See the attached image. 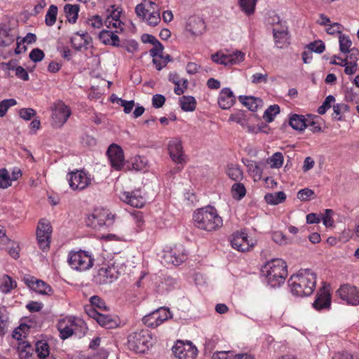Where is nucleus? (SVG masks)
<instances>
[{
    "label": "nucleus",
    "instance_id": "obj_1",
    "mask_svg": "<svg viewBox=\"0 0 359 359\" xmlns=\"http://www.w3.org/2000/svg\"><path fill=\"white\" fill-rule=\"evenodd\" d=\"M288 285L292 294L299 297L309 296L316 288V275L310 269L301 270L290 278Z\"/></svg>",
    "mask_w": 359,
    "mask_h": 359
},
{
    "label": "nucleus",
    "instance_id": "obj_2",
    "mask_svg": "<svg viewBox=\"0 0 359 359\" xmlns=\"http://www.w3.org/2000/svg\"><path fill=\"white\" fill-rule=\"evenodd\" d=\"M193 224L205 231H215L223 226V219L212 206L197 209L193 214Z\"/></svg>",
    "mask_w": 359,
    "mask_h": 359
},
{
    "label": "nucleus",
    "instance_id": "obj_3",
    "mask_svg": "<svg viewBox=\"0 0 359 359\" xmlns=\"http://www.w3.org/2000/svg\"><path fill=\"white\" fill-rule=\"evenodd\" d=\"M262 273L271 287L280 286L287 276L286 263L282 259H273L262 266Z\"/></svg>",
    "mask_w": 359,
    "mask_h": 359
},
{
    "label": "nucleus",
    "instance_id": "obj_4",
    "mask_svg": "<svg viewBox=\"0 0 359 359\" xmlns=\"http://www.w3.org/2000/svg\"><path fill=\"white\" fill-rule=\"evenodd\" d=\"M126 267L124 259L116 258L111 265L98 270L95 280L100 284L111 283L125 273Z\"/></svg>",
    "mask_w": 359,
    "mask_h": 359
},
{
    "label": "nucleus",
    "instance_id": "obj_5",
    "mask_svg": "<svg viewBox=\"0 0 359 359\" xmlns=\"http://www.w3.org/2000/svg\"><path fill=\"white\" fill-rule=\"evenodd\" d=\"M152 345V337L147 330H137L128 337V347L137 353L146 352Z\"/></svg>",
    "mask_w": 359,
    "mask_h": 359
},
{
    "label": "nucleus",
    "instance_id": "obj_6",
    "mask_svg": "<svg viewBox=\"0 0 359 359\" xmlns=\"http://www.w3.org/2000/svg\"><path fill=\"white\" fill-rule=\"evenodd\" d=\"M67 263L72 269L84 271L90 269L94 263L92 255L86 250H71L68 253Z\"/></svg>",
    "mask_w": 359,
    "mask_h": 359
},
{
    "label": "nucleus",
    "instance_id": "obj_7",
    "mask_svg": "<svg viewBox=\"0 0 359 359\" xmlns=\"http://www.w3.org/2000/svg\"><path fill=\"white\" fill-rule=\"evenodd\" d=\"M57 329L60 332V337L65 339L78 331H84L86 329L85 323L74 317H66L61 319L57 323Z\"/></svg>",
    "mask_w": 359,
    "mask_h": 359
},
{
    "label": "nucleus",
    "instance_id": "obj_8",
    "mask_svg": "<svg viewBox=\"0 0 359 359\" xmlns=\"http://www.w3.org/2000/svg\"><path fill=\"white\" fill-rule=\"evenodd\" d=\"M114 216L109 210L104 208L95 209L88 215L86 224L93 229H100L104 226H110L113 223Z\"/></svg>",
    "mask_w": 359,
    "mask_h": 359
},
{
    "label": "nucleus",
    "instance_id": "obj_9",
    "mask_svg": "<svg viewBox=\"0 0 359 359\" xmlns=\"http://www.w3.org/2000/svg\"><path fill=\"white\" fill-rule=\"evenodd\" d=\"M72 114L70 107L62 101L55 102L52 107L51 125L56 128H62Z\"/></svg>",
    "mask_w": 359,
    "mask_h": 359
},
{
    "label": "nucleus",
    "instance_id": "obj_10",
    "mask_svg": "<svg viewBox=\"0 0 359 359\" xmlns=\"http://www.w3.org/2000/svg\"><path fill=\"white\" fill-rule=\"evenodd\" d=\"M69 187L74 191L86 189L92 182L91 175L83 170L69 172L67 176Z\"/></svg>",
    "mask_w": 359,
    "mask_h": 359
},
{
    "label": "nucleus",
    "instance_id": "obj_11",
    "mask_svg": "<svg viewBox=\"0 0 359 359\" xmlns=\"http://www.w3.org/2000/svg\"><path fill=\"white\" fill-rule=\"evenodd\" d=\"M171 318L172 314L170 310L161 307L144 316L142 320L147 327L156 328Z\"/></svg>",
    "mask_w": 359,
    "mask_h": 359
},
{
    "label": "nucleus",
    "instance_id": "obj_12",
    "mask_svg": "<svg viewBox=\"0 0 359 359\" xmlns=\"http://www.w3.org/2000/svg\"><path fill=\"white\" fill-rule=\"evenodd\" d=\"M172 352L178 359H195L198 349L191 341H177L172 347Z\"/></svg>",
    "mask_w": 359,
    "mask_h": 359
},
{
    "label": "nucleus",
    "instance_id": "obj_13",
    "mask_svg": "<svg viewBox=\"0 0 359 359\" xmlns=\"http://www.w3.org/2000/svg\"><path fill=\"white\" fill-rule=\"evenodd\" d=\"M50 235L51 226L50 222L46 219L40 220L37 226L36 238L39 245L43 250L49 248Z\"/></svg>",
    "mask_w": 359,
    "mask_h": 359
},
{
    "label": "nucleus",
    "instance_id": "obj_14",
    "mask_svg": "<svg viewBox=\"0 0 359 359\" xmlns=\"http://www.w3.org/2000/svg\"><path fill=\"white\" fill-rule=\"evenodd\" d=\"M231 244L233 248L239 252L248 251L255 245L252 240H250L248 234L244 231L234 233L231 238Z\"/></svg>",
    "mask_w": 359,
    "mask_h": 359
},
{
    "label": "nucleus",
    "instance_id": "obj_15",
    "mask_svg": "<svg viewBox=\"0 0 359 359\" xmlns=\"http://www.w3.org/2000/svg\"><path fill=\"white\" fill-rule=\"evenodd\" d=\"M340 298L352 306L359 305V290L353 285H344L337 290Z\"/></svg>",
    "mask_w": 359,
    "mask_h": 359
},
{
    "label": "nucleus",
    "instance_id": "obj_16",
    "mask_svg": "<svg viewBox=\"0 0 359 359\" xmlns=\"http://www.w3.org/2000/svg\"><path fill=\"white\" fill-rule=\"evenodd\" d=\"M23 280L32 290L39 294L50 296L53 293V289L49 285L41 280L36 279L34 276H25Z\"/></svg>",
    "mask_w": 359,
    "mask_h": 359
},
{
    "label": "nucleus",
    "instance_id": "obj_17",
    "mask_svg": "<svg viewBox=\"0 0 359 359\" xmlns=\"http://www.w3.org/2000/svg\"><path fill=\"white\" fill-rule=\"evenodd\" d=\"M111 165L116 170H121L125 163L123 151L121 147L117 144H111L107 152Z\"/></svg>",
    "mask_w": 359,
    "mask_h": 359
},
{
    "label": "nucleus",
    "instance_id": "obj_18",
    "mask_svg": "<svg viewBox=\"0 0 359 359\" xmlns=\"http://www.w3.org/2000/svg\"><path fill=\"white\" fill-rule=\"evenodd\" d=\"M205 24L203 20L198 16L189 17L185 25V31L191 36L197 37L204 34Z\"/></svg>",
    "mask_w": 359,
    "mask_h": 359
},
{
    "label": "nucleus",
    "instance_id": "obj_19",
    "mask_svg": "<svg viewBox=\"0 0 359 359\" xmlns=\"http://www.w3.org/2000/svg\"><path fill=\"white\" fill-rule=\"evenodd\" d=\"M170 157L173 162L180 164L184 162L182 140L178 137L171 139L168 144Z\"/></svg>",
    "mask_w": 359,
    "mask_h": 359
},
{
    "label": "nucleus",
    "instance_id": "obj_20",
    "mask_svg": "<svg viewBox=\"0 0 359 359\" xmlns=\"http://www.w3.org/2000/svg\"><path fill=\"white\" fill-rule=\"evenodd\" d=\"M119 197L123 202L134 208H141L145 204V199L140 190L123 191Z\"/></svg>",
    "mask_w": 359,
    "mask_h": 359
},
{
    "label": "nucleus",
    "instance_id": "obj_21",
    "mask_svg": "<svg viewBox=\"0 0 359 359\" xmlns=\"http://www.w3.org/2000/svg\"><path fill=\"white\" fill-rule=\"evenodd\" d=\"M121 10L119 8L111 6L110 13L104 20V25L107 29H114L116 32H122L124 29V24L120 20Z\"/></svg>",
    "mask_w": 359,
    "mask_h": 359
},
{
    "label": "nucleus",
    "instance_id": "obj_22",
    "mask_svg": "<svg viewBox=\"0 0 359 359\" xmlns=\"http://www.w3.org/2000/svg\"><path fill=\"white\" fill-rule=\"evenodd\" d=\"M87 313L90 318L95 319L97 323L103 327L107 329H111L117 326L116 320L108 315L101 313L94 308L88 309Z\"/></svg>",
    "mask_w": 359,
    "mask_h": 359
},
{
    "label": "nucleus",
    "instance_id": "obj_23",
    "mask_svg": "<svg viewBox=\"0 0 359 359\" xmlns=\"http://www.w3.org/2000/svg\"><path fill=\"white\" fill-rule=\"evenodd\" d=\"M163 258L165 262L174 266H178L187 259V254L182 246L175 247L170 250L165 252Z\"/></svg>",
    "mask_w": 359,
    "mask_h": 359
},
{
    "label": "nucleus",
    "instance_id": "obj_24",
    "mask_svg": "<svg viewBox=\"0 0 359 359\" xmlns=\"http://www.w3.org/2000/svg\"><path fill=\"white\" fill-rule=\"evenodd\" d=\"M229 121L237 123L249 133L257 134L260 130L259 127L251 126L248 117L243 111H238L231 114Z\"/></svg>",
    "mask_w": 359,
    "mask_h": 359
},
{
    "label": "nucleus",
    "instance_id": "obj_25",
    "mask_svg": "<svg viewBox=\"0 0 359 359\" xmlns=\"http://www.w3.org/2000/svg\"><path fill=\"white\" fill-rule=\"evenodd\" d=\"M331 305V297L329 290L326 287L321 288L316 294V298L313 303V308L317 311L329 309Z\"/></svg>",
    "mask_w": 359,
    "mask_h": 359
},
{
    "label": "nucleus",
    "instance_id": "obj_26",
    "mask_svg": "<svg viewBox=\"0 0 359 359\" xmlns=\"http://www.w3.org/2000/svg\"><path fill=\"white\" fill-rule=\"evenodd\" d=\"M236 102V97L229 88H224L221 90L217 103L222 109H230Z\"/></svg>",
    "mask_w": 359,
    "mask_h": 359
},
{
    "label": "nucleus",
    "instance_id": "obj_27",
    "mask_svg": "<svg viewBox=\"0 0 359 359\" xmlns=\"http://www.w3.org/2000/svg\"><path fill=\"white\" fill-rule=\"evenodd\" d=\"M118 33L116 32V29L114 31L110 30V29H103L100 32L98 37L104 45L119 47L121 44L119 37L117 35Z\"/></svg>",
    "mask_w": 359,
    "mask_h": 359
},
{
    "label": "nucleus",
    "instance_id": "obj_28",
    "mask_svg": "<svg viewBox=\"0 0 359 359\" xmlns=\"http://www.w3.org/2000/svg\"><path fill=\"white\" fill-rule=\"evenodd\" d=\"M71 42L76 50L87 49L91 42V38L87 33L76 32L72 36Z\"/></svg>",
    "mask_w": 359,
    "mask_h": 359
},
{
    "label": "nucleus",
    "instance_id": "obj_29",
    "mask_svg": "<svg viewBox=\"0 0 359 359\" xmlns=\"http://www.w3.org/2000/svg\"><path fill=\"white\" fill-rule=\"evenodd\" d=\"M248 172L252 177L255 182L261 180L262 176V164L254 161H248L245 163Z\"/></svg>",
    "mask_w": 359,
    "mask_h": 359
},
{
    "label": "nucleus",
    "instance_id": "obj_30",
    "mask_svg": "<svg viewBox=\"0 0 359 359\" xmlns=\"http://www.w3.org/2000/svg\"><path fill=\"white\" fill-rule=\"evenodd\" d=\"M180 106L184 111H193L196 107V99L193 96L183 95L179 100Z\"/></svg>",
    "mask_w": 359,
    "mask_h": 359
},
{
    "label": "nucleus",
    "instance_id": "obj_31",
    "mask_svg": "<svg viewBox=\"0 0 359 359\" xmlns=\"http://www.w3.org/2000/svg\"><path fill=\"white\" fill-rule=\"evenodd\" d=\"M240 101L250 111H256L262 106V100L255 97H240Z\"/></svg>",
    "mask_w": 359,
    "mask_h": 359
},
{
    "label": "nucleus",
    "instance_id": "obj_32",
    "mask_svg": "<svg viewBox=\"0 0 359 359\" xmlns=\"http://www.w3.org/2000/svg\"><path fill=\"white\" fill-rule=\"evenodd\" d=\"M264 199L268 204L276 205L286 200V194L283 191L268 193L265 195Z\"/></svg>",
    "mask_w": 359,
    "mask_h": 359
},
{
    "label": "nucleus",
    "instance_id": "obj_33",
    "mask_svg": "<svg viewBox=\"0 0 359 359\" xmlns=\"http://www.w3.org/2000/svg\"><path fill=\"white\" fill-rule=\"evenodd\" d=\"M273 37L277 48H283L288 40L287 28H283L281 31L273 29Z\"/></svg>",
    "mask_w": 359,
    "mask_h": 359
},
{
    "label": "nucleus",
    "instance_id": "obj_34",
    "mask_svg": "<svg viewBox=\"0 0 359 359\" xmlns=\"http://www.w3.org/2000/svg\"><path fill=\"white\" fill-rule=\"evenodd\" d=\"M289 124L293 129L297 130H303L307 126L304 116L297 114H293L290 116Z\"/></svg>",
    "mask_w": 359,
    "mask_h": 359
},
{
    "label": "nucleus",
    "instance_id": "obj_35",
    "mask_svg": "<svg viewBox=\"0 0 359 359\" xmlns=\"http://www.w3.org/2000/svg\"><path fill=\"white\" fill-rule=\"evenodd\" d=\"M226 172L229 177L234 181H241L243 177V171L238 165H228Z\"/></svg>",
    "mask_w": 359,
    "mask_h": 359
},
{
    "label": "nucleus",
    "instance_id": "obj_36",
    "mask_svg": "<svg viewBox=\"0 0 359 359\" xmlns=\"http://www.w3.org/2000/svg\"><path fill=\"white\" fill-rule=\"evenodd\" d=\"M36 353L39 359H50L49 346L45 341H39L36 343Z\"/></svg>",
    "mask_w": 359,
    "mask_h": 359
},
{
    "label": "nucleus",
    "instance_id": "obj_37",
    "mask_svg": "<svg viewBox=\"0 0 359 359\" xmlns=\"http://www.w3.org/2000/svg\"><path fill=\"white\" fill-rule=\"evenodd\" d=\"M19 357L21 359H27L31 355L33 351L32 346L27 341H22L18 343L17 348Z\"/></svg>",
    "mask_w": 359,
    "mask_h": 359
},
{
    "label": "nucleus",
    "instance_id": "obj_38",
    "mask_svg": "<svg viewBox=\"0 0 359 359\" xmlns=\"http://www.w3.org/2000/svg\"><path fill=\"white\" fill-rule=\"evenodd\" d=\"M67 18L69 22H76L78 18L79 7L78 5L66 4L64 7Z\"/></svg>",
    "mask_w": 359,
    "mask_h": 359
},
{
    "label": "nucleus",
    "instance_id": "obj_39",
    "mask_svg": "<svg viewBox=\"0 0 359 359\" xmlns=\"http://www.w3.org/2000/svg\"><path fill=\"white\" fill-rule=\"evenodd\" d=\"M15 287L16 283L10 276L4 275L0 279V290L2 292L8 293Z\"/></svg>",
    "mask_w": 359,
    "mask_h": 359
},
{
    "label": "nucleus",
    "instance_id": "obj_40",
    "mask_svg": "<svg viewBox=\"0 0 359 359\" xmlns=\"http://www.w3.org/2000/svg\"><path fill=\"white\" fill-rule=\"evenodd\" d=\"M132 165L137 171L145 172L149 168V161L146 157L137 156L135 157Z\"/></svg>",
    "mask_w": 359,
    "mask_h": 359
},
{
    "label": "nucleus",
    "instance_id": "obj_41",
    "mask_svg": "<svg viewBox=\"0 0 359 359\" xmlns=\"http://www.w3.org/2000/svg\"><path fill=\"white\" fill-rule=\"evenodd\" d=\"M232 197L237 200H241L246 194V189L243 184L238 182L231 187Z\"/></svg>",
    "mask_w": 359,
    "mask_h": 359
},
{
    "label": "nucleus",
    "instance_id": "obj_42",
    "mask_svg": "<svg viewBox=\"0 0 359 359\" xmlns=\"http://www.w3.org/2000/svg\"><path fill=\"white\" fill-rule=\"evenodd\" d=\"M57 15V7L55 5H50L45 16V22L47 26H53L55 22Z\"/></svg>",
    "mask_w": 359,
    "mask_h": 359
},
{
    "label": "nucleus",
    "instance_id": "obj_43",
    "mask_svg": "<svg viewBox=\"0 0 359 359\" xmlns=\"http://www.w3.org/2000/svg\"><path fill=\"white\" fill-rule=\"evenodd\" d=\"M280 113V107L278 104L269 106L263 114V118L268 123L274 120L275 116Z\"/></svg>",
    "mask_w": 359,
    "mask_h": 359
},
{
    "label": "nucleus",
    "instance_id": "obj_44",
    "mask_svg": "<svg viewBox=\"0 0 359 359\" xmlns=\"http://www.w3.org/2000/svg\"><path fill=\"white\" fill-rule=\"evenodd\" d=\"M257 1V0H238V3L242 11L249 15L254 13Z\"/></svg>",
    "mask_w": 359,
    "mask_h": 359
},
{
    "label": "nucleus",
    "instance_id": "obj_45",
    "mask_svg": "<svg viewBox=\"0 0 359 359\" xmlns=\"http://www.w3.org/2000/svg\"><path fill=\"white\" fill-rule=\"evenodd\" d=\"M245 59V54L241 51L228 53V65H234L242 62Z\"/></svg>",
    "mask_w": 359,
    "mask_h": 359
},
{
    "label": "nucleus",
    "instance_id": "obj_46",
    "mask_svg": "<svg viewBox=\"0 0 359 359\" xmlns=\"http://www.w3.org/2000/svg\"><path fill=\"white\" fill-rule=\"evenodd\" d=\"M12 184V181L11 179V175H9L8 170L6 168H2L0 170V188L6 189L11 187Z\"/></svg>",
    "mask_w": 359,
    "mask_h": 359
},
{
    "label": "nucleus",
    "instance_id": "obj_47",
    "mask_svg": "<svg viewBox=\"0 0 359 359\" xmlns=\"http://www.w3.org/2000/svg\"><path fill=\"white\" fill-rule=\"evenodd\" d=\"M283 155L281 152H276L269 159V163L272 168H279L283 163Z\"/></svg>",
    "mask_w": 359,
    "mask_h": 359
},
{
    "label": "nucleus",
    "instance_id": "obj_48",
    "mask_svg": "<svg viewBox=\"0 0 359 359\" xmlns=\"http://www.w3.org/2000/svg\"><path fill=\"white\" fill-rule=\"evenodd\" d=\"M90 302L91 305L86 307V311L87 309L90 308H94L95 309H96L97 308L100 311H106L107 309V306H106L104 302L98 296H93L92 297H90Z\"/></svg>",
    "mask_w": 359,
    "mask_h": 359
},
{
    "label": "nucleus",
    "instance_id": "obj_49",
    "mask_svg": "<svg viewBox=\"0 0 359 359\" xmlns=\"http://www.w3.org/2000/svg\"><path fill=\"white\" fill-rule=\"evenodd\" d=\"M212 60L218 65H222L228 66V53H224L222 51H218L216 53L212 55Z\"/></svg>",
    "mask_w": 359,
    "mask_h": 359
},
{
    "label": "nucleus",
    "instance_id": "obj_50",
    "mask_svg": "<svg viewBox=\"0 0 359 359\" xmlns=\"http://www.w3.org/2000/svg\"><path fill=\"white\" fill-rule=\"evenodd\" d=\"M17 104V101L15 99H6L0 102V117H4L8 109Z\"/></svg>",
    "mask_w": 359,
    "mask_h": 359
},
{
    "label": "nucleus",
    "instance_id": "obj_51",
    "mask_svg": "<svg viewBox=\"0 0 359 359\" xmlns=\"http://www.w3.org/2000/svg\"><path fill=\"white\" fill-rule=\"evenodd\" d=\"M86 24L88 27L92 29H100L103 25V22L100 16L95 15L88 18Z\"/></svg>",
    "mask_w": 359,
    "mask_h": 359
},
{
    "label": "nucleus",
    "instance_id": "obj_52",
    "mask_svg": "<svg viewBox=\"0 0 359 359\" xmlns=\"http://www.w3.org/2000/svg\"><path fill=\"white\" fill-rule=\"evenodd\" d=\"M352 42L348 36L346 35H341L339 36V47L341 52L344 53H348L351 50L350 48Z\"/></svg>",
    "mask_w": 359,
    "mask_h": 359
},
{
    "label": "nucleus",
    "instance_id": "obj_53",
    "mask_svg": "<svg viewBox=\"0 0 359 359\" xmlns=\"http://www.w3.org/2000/svg\"><path fill=\"white\" fill-rule=\"evenodd\" d=\"M154 47L150 50L149 53L153 57V62H156L159 59L160 54H163V46L157 41L153 44Z\"/></svg>",
    "mask_w": 359,
    "mask_h": 359
},
{
    "label": "nucleus",
    "instance_id": "obj_54",
    "mask_svg": "<svg viewBox=\"0 0 359 359\" xmlns=\"http://www.w3.org/2000/svg\"><path fill=\"white\" fill-rule=\"evenodd\" d=\"M306 48L312 53H322L325 49V43L322 41H315L307 45Z\"/></svg>",
    "mask_w": 359,
    "mask_h": 359
},
{
    "label": "nucleus",
    "instance_id": "obj_55",
    "mask_svg": "<svg viewBox=\"0 0 359 359\" xmlns=\"http://www.w3.org/2000/svg\"><path fill=\"white\" fill-rule=\"evenodd\" d=\"M8 253L14 259H18L20 256V247L19 245L14 241H9L6 247Z\"/></svg>",
    "mask_w": 359,
    "mask_h": 359
},
{
    "label": "nucleus",
    "instance_id": "obj_56",
    "mask_svg": "<svg viewBox=\"0 0 359 359\" xmlns=\"http://www.w3.org/2000/svg\"><path fill=\"white\" fill-rule=\"evenodd\" d=\"M334 212L331 209H326L325 213L323 215L322 220L323 224L326 227H332L334 225V221L333 219Z\"/></svg>",
    "mask_w": 359,
    "mask_h": 359
},
{
    "label": "nucleus",
    "instance_id": "obj_57",
    "mask_svg": "<svg viewBox=\"0 0 359 359\" xmlns=\"http://www.w3.org/2000/svg\"><path fill=\"white\" fill-rule=\"evenodd\" d=\"M271 238L275 243L279 245H286L290 243L289 238H287L286 236L280 231H274L272 233Z\"/></svg>",
    "mask_w": 359,
    "mask_h": 359
},
{
    "label": "nucleus",
    "instance_id": "obj_58",
    "mask_svg": "<svg viewBox=\"0 0 359 359\" xmlns=\"http://www.w3.org/2000/svg\"><path fill=\"white\" fill-rule=\"evenodd\" d=\"M334 97L332 95L327 96L323 104L318 109V112L320 114H324L328 109L331 107V104L334 102Z\"/></svg>",
    "mask_w": 359,
    "mask_h": 359
},
{
    "label": "nucleus",
    "instance_id": "obj_59",
    "mask_svg": "<svg viewBox=\"0 0 359 359\" xmlns=\"http://www.w3.org/2000/svg\"><path fill=\"white\" fill-rule=\"evenodd\" d=\"M36 115V111L32 108H22L19 111V116L24 120H31Z\"/></svg>",
    "mask_w": 359,
    "mask_h": 359
},
{
    "label": "nucleus",
    "instance_id": "obj_60",
    "mask_svg": "<svg viewBox=\"0 0 359 359\" xmlns=\"http://www.w3.org/2000/svg\"><path fill=\"white\" fill-rule=\"evenodd\" d=\"M147 20L148 24L151 26L157 25L161 20L160 13L158 11H155L154 8H153V11L147 18Z\"/></svg>",
    "mask_w": 359,
    "mask_h": 359
},
{
    "label": "nucleus",
    "instance_id": "obj_61",
    "mask_svg": "<svg viewBox=\"0 0 359 359\" xmlns=\"http://www.w3.org/2000/svg\"><path fill=\"white\" fill-rule=\"evenodd\" d=\"M175 87L174 92L175 94L180 95L183 94L188 88V80L183 79L182 81H178L177 83H174Z\"/></svg>",
    "mask_w": 359,
    "mask_h": 359
},
{
    "label": "nucleus",
    "instance_id": "obj_62",
    "mask_svg": "<svg viewBox=\"0 0 359 359\" xmlns=\"http://www.w3.org/2000/svg\"><path fill=\"white\" fill-rule=\"evenodd\" d=\"M313 195L314 191L309 188L301 189L297 192V198L302 201H308Z\"/></svg>",
    "mask_w": 359,
    "mask_h": 359
},
{
    "label": "nucleus",
    "instance_id": "obj_63",
    "mask_svg": "<svg viewBox=\"0 0 359 359\" xmlns=\"http://www.w3.org/2000/svg\"><path fill=\"white\" fill-rule=\"evenodd\" d=\"M170 60V57L169 55L164 56L163 54H160L159 59H158L156 62H154V64L155 65L157 70L159 71L162 69Z\"/></svg>",
    "mask_w": 359,
    "mask_h": 359
},
{
    "label": "nucleus",
    "instance_id": "obj_64",
    "mask_svg": "<svg viewBox=\"0 0 359 359\" xmlns=\"http://www.w3.org/2000/svg\"><path fill=\"white\" fill-rule=\"evenodd\" d=\"M44 57L43 52L39 49L34 48L29 53V58L34 62L41 61Z\"/></svg>",
    "mask_w": 359,
    "mask_h": 359
}]
</instances>
